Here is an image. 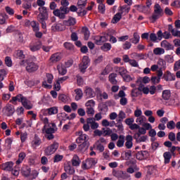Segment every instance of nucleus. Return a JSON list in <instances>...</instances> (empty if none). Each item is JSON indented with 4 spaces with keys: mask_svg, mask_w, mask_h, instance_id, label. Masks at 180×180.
Segmentation results:
<instances>
[{
    "mask_svg": "<svg viewBox=\"0 0 180 180\" xmlns=\"http://www.w3.org/2000/svg\"><path fill=\"white\" fill-rule=\"evenodd\" d=\"M108 108L106 104H103L100 107V111L101 112L102 115H106V112H108Z\"/></svg>",
    "mask_w": 180,
    "mask_h": 180,
    "instance_id": "obj_53",
    "label": "nucleus"
},
{
    "mask_svg": "<svg viewBox=\"0 0 180 180\" xmlns=\"http://www.w3.org/2000/svg\"><path fill=\"white\" fill-rule=\"evenodd\" d=\"M6 13L8 15H10V16H12L13 15L15 14V11L13 8H11L10 6H6L5 8Z\"/></svg>",
    "mask_w": 180,
    "mask_h": 180,
    "instance_id": "obj_59",
    "label": "nucleus"
},
{
    "mask_svg": "<svg viewBox=\"0 0 180 180\" xmlns=\"http://www.w3.org/2000/svg\"><path fill=\"white\" fill-rule=\"evenodd\" d=\"M156 92L157 86H155V85L150 86L149 88V94H150V95H154Z\"/></svg>",
    "mask_w": 180,
    "mask_h": 180,
    "instance_id": "obj_64",
    "label": "nucleus"
},
{
    "mask_svg": "<svg viewBox=\"0 0 180 180\" xmlns=\"http://www.w3.org/2000/svg\"><path fill=\"white\" fill-rule=\"evenodd\" d=\"M110 71H112V67H110V65H107L104 70L102 72L101 75H108V74H109V72H110Z\"/></svg>",
    "mask_w": 180,
    "mask_h": 180,
    "instance_id": "obj_58",
    "label": "nucleus"
},
{
    "mask_svg": "<svg viewBox=\"0 0 180 180\" xmlns=\"http://www.w3.org/2000/svg\"><path fill=\"white\" fill-rule=\"evenodd\" d=\"M86 162H87L89 167L92 168V167H95L98 164V159L94 158H87Z\"/></svg>",
    "mask_w": 180,
    "mask_h": 180,
    "instance_id": "obj_19",
    "label": "nucleus"
},
{
    "mask_svg": "<svg viewBox=\"0 0 180 180\" xmlns=\"http://www.w3.org/2000/svg\"><path fill=\"white\" fill-rule=\"evenodd\" d=\"M150 153L147 150H141L136 153V160H139V161H143V160H147Z\"/></svg>",
    "mask_w": 180,
    "mask_h": 180,
    "instance_id": "obj_8",
    "label": "nucleus"
},
{
    "mask_svg": "<svg viewBox=\"0 0 180 180\" xmlns=\"http://www.w3.org/2000/svg\"><path fill=\"white\" fill-rule=\"evenodd\" d=\"M89 63H91L89 57L86 56H83L82 63L79 64V70L82 74H85V72H86V68L89 67Z\"/></svg>",
    "mask_w": 180,
    "mask_h": 180,
    "instance_id": "obj_4",
    "label": "nucleus"
},
{
    "mask_svg": "<svg viewBox=\"0 0 180 180\" xmlns=\"http://www.w3.org/2000/svg\"><path fill=\"white\" fill-rule=\"evenodd\" d=\"M75 92L76 94L75 100L81 101V99H82V96H84V93L82 92V89H75Z\"/></svg>",
    "mask_w": 180,
    "mask_h": 180,
    "instance_id": "obj_30",
    "label": "nucleus"
},
{
    "mask_svg": "<svg viewBox=\"0 0 180 180\" xmlns=\"http://www.w3.org/2000/svg\"><path fill=\"white\" fill-rule=\"evenodd\" d=\"M157 36L160 40H161V39H162V37H163V39H165V40H168V39H169V37H171V32H168L167 31H165L164 33H162V31L161 30H160L157 32Z\"/></svg>",
    "mask_w": 180,
    "mask_h": 180,
    "instance_id": "obj_12",
    "label": "nucleus"
},
{
    "mask_svg": "<svg viewBox=\"0 0 180 180\" xmlns=\"http://www.w3.org/2000/svg\"><path fill=\"white\" fill-rule=\"evenodd\" d=\"M77 23V19L75 18L69 17L68 20L64 21V25L65 26H74Z\"/></svg>",
    "mask_w": 180,
    "mask_h": 180,
    "instance_id": "obj_23",
    "label": "nucleus"
},
{
    "mask_svg": "<svg viewBox=\"0 0 180 180\" xmlns=\"http://www.w3.org/2000/svg\"><path fill=\"white\" fill-rule=\"evenodd\" d=\"M51 63H53V64H55V63H58L61 60V54L59 53H56L51 55L50 58Z\"/></svg>",
    "mask_w": 180,
    "mask_h": 180,
    "instance_id": "obj_18",
    "label": "nucleus"
},
{
    "mask_svg": "<svg viewBox=\"0 0 180 180\" xmlns=\"http://www.w3.org/2000/svg\"><path fill=\"white\" fill-rule=\"evenodd\" d=\"M84 94L87 98H95L96 96V93L93 90L92 88L89 86H86L84 90Z\"/></svg>",
    "mask_w": 180,
    "mask_h": 180,
    "instance_id": "obj_11",
    "label": "nucleus"
},
{
    "mask_svg": "<svg viewBox=\"0 0 180 180\" xmlns=\"http://www.w3.org/2000/svg\"><path fill=\"white\" fill-rule=\"evenodd\" d=\"M167 127L169 130H174L175 129V122L174 120H171L167 124Z\"/></svg>",
    "mask_w": 180,
    "mask_h": 180,
    "instance_id": "obj_55",
    "label": "nucleus"
},
{
    "mask_svg": "<svg viewBox=\"0 0 180 180\" xmlns=\"http://www.w3.org/2000/svg\"><path fill=\"white\" fill-rule=\"evenodd\" d=\"M42 131L46 134L45 137L47 140H53L54 139V133H56V129L51 127H44Z\"/></svg>",
    "mask_w": 180,
    "mask_h": 180,
    "instance_id": "obj_5",
    "label": "nucleus"
},
{
    "mask_svg": "<svg viewBox=\"0 0 180 180\" xmlns=\"http://www.w3.org/2000/svg\"><path fill=\"white\" fill-rule=\"evenodd\" d=\"M86 1L88 0H78L77 6H79L80 9H84V8L86 6Z\"/></svg>",
    "mask_w": 180,
    "mask_h": 180,
    "instance_id": "obj_47",
    "label": "nucleus"
},
{
    "mask_svg": "<svg viewBox=\"0 0 180 180\" xmlns=\"http://www.w3.org/2000/svg\"><path fill=\"white\" fill-rule=\"evenodd\" d=\"M6 116H12L15 113V106L12 104H7L4 108Z\"/></svg>",
    "mask_w": 180,
    "mask_h": 180,
    "instance_id": "obj_10",
    "label": "nucleus"
},
{
    "mask_svg": "<svg viewBox=\"0 0 180 180\" xmlns=\"http://www.w3.org/2000/svg\"><path fill=\"white\" fill-rule=\"evenodd\" d=\"M87 123L91 125V129L92 130H96V129H98V127H99V124L95 122V118L94 117L87 118Z\"/></svg>",
    "mask_w": 180,
    "mask_h": 180,
    "instance_id": "obj_16",
    "label": "nucleus"
},
{
    "mask_svg": "<svg viewBox=\"0 0 180 180\" xmlns=\"http://www.w3.org/2000/svg\"><path fill=\"white\" fill-rule=\"evenodd\" d=\"M165 164H169V161H171V158H172V155L169 152H165L163 154Z\"/></svg>",
    "mask_w": 180,
    "mask_h": 180,
    "instance_id": "obj_36",
    "label": "nucleus"
},
{
    "mask_svg": "<svg viewBox=\"0 0 180 180\" xmlns=\"http://www.w3.org/2000/svg\"><path fill=\"white\" fill-rule=\"evenodd\" d=\"M161 47L162 49H165L167 51H169V50H174V46L172 44H171L167 40H163L160 43Z\"/></svg>",
    "mask_w": 180,
    "mask_h": 180,
    "instance_id": "obj_14",
    "label": "nucleus"
},
{
    "mask_svg": "<svg viewBox=\"0 0 180 180\" xmlns=\"http://www.w3.org/2000/svg\"><path fill=\"white\" fill-rule=\"evenodd\" d=\"M115 72H118L121 77H123L127 72V70L124 67H117L115 68Z\"/></svg>",
    "mask_w": 180,
    "mask_h": 180,
    "instance_id": "obj_34",
    "label": "nucleus"
},
{
    "mask_svg": "<svg viewBox=\"0 0 180 180\" xmlns=\"http://www.w3.org/2000/svg\"><path fill=\"white\" fill-rule=\"evenodd\" d=\"M140 95V91L138 90L137 88L133 89L131 92V96L132 98H137Z\"/></svg>",
    "mask_w": 180,
    "mask_h": 180,
    "instance_id": "obj_52",
    "label": "nucleus"
},
{
    "mask_svg": "<svg viewBox=\"0 0 180 180\" xmlns=\"http://www.w3.org/2000/svg\"><path fill=\"white\" fill-rule=\"evenodd\" d=\"M33 147H39L41 144V139L37 134L34 135V139L32 141Z\"/></svg>",
    "mask_w": 180,
    "mask_h": 180,
    "instance_id": "obj_22",
    "label": "nucleus"
},
{
    "mask_svg": "<svg viewBox=\"0 0 180 180\" xmlns=\"http://www.w3.org/2000/svg\"><path fill=\"white\" fill-rule=\"evenodd\" d=\"M86 113L87 115H95V110H94V108H92V106H86Z\"/></svg>",
    "mask_w": 180,
    "mask_h": 180,
    "instance_id": "obj_60",
    "label": "nucleus"
},
{
    "mask_svg": "<svg viewBox=\"0 0 180 180\" xmlns=\"http://www.w3.org/2000/svg\"><path fill=\"white\" fill-rule=\"evenodd\" d=\"M38 11H39V14L38 15V18L49 19V13H47V8L39 7L38 8Z\"/></svg>",
    "mask_w": 180,
    "mask_h": 180,
    "instance_id": "obj_9",
    "label": "nucleus"
},
{
    "mask_svg": "<svg viewBox=\"0 0 180 180\" xmlns=\"http://www.w3.org/2000/svg\"><path fill=\"white\" fill-rule=\"evenodd\" d=\"M123 174V171L122 170H112V175L115 176V178H118V179H121L122 175Z\"/></svg>",
    "mask_w": 180,
    "mask_h": 180,
    "instance_id": "obj_43",
    "label": "nucleus"
},
{
    "mask_svg": "<svg viewBox=\"0 0 180 180\" xmlns=\"http://www.w3.org/2000/svg\"><path fill=\"white\" fill-rule=\"evenodd\" d=\"M124 146V136L120 135L119 140L117 141V146L122 148Z\"/></svg>",
    "mask_w": 180,
    "mask_h": 180,
    "instance_id": "obj_41",
    "label": "nucleus"
},
{
    "mask_svg": "<svg viewBox=\"0 0 180 180\" xmlns=\"http://www.w3.org/2000/svg\"><path fill=\"white\" fill-rule=\"evenodd\" d=\"M63 158H64V156L61 155H56L53 158V162H60V161L63 160Z\"/></svg>",
    "mask_w": 180,
    "mask_h": 180,
    "instance_id": "obj_61",
    "label": "nucleus"
},
{
    "mask_svg": "<svg viewBox=\"0 0 180 180\" xmlns=\"http://www.w3.org/2000/svg\"><path fill=\"white\" fill-rule=\"evenodd\" d=\"M111 49L112 44H110V43H104L103 46H101L102 51H110Z\"/></svg>",
    "mask_w": 180,
    "mask_h": 180,
    "instance_id": "obj_38",
    "label": "nucleus"
},
{
    "mask_svg": "<svg viewBox=\"0 0 180 180\" xmlns=\"http://www.w3.org/2000/svg\"><path fill=\"white\" fill-rule=\"evenodd\" d=\"M108 36L110 37L109 41L110 43H112V44H115V43H117V39H116L115 37L112 35L110 32H108Z\"/></svg>",
    "mask_w": 180,
    "mask_h": 180,
    "instance_id": "obj_54",
    "label": "nucleus"
},
{
    "mask_svg": "<svg viewBox=\"0 0 180 180\" xmlns=\"http://www.w3.org/2000/svg\"><path fill=\"white\" fill-rule=\"evenodd\" d=\"M162 79H165V81H175L176 77L175 75L171 73L169 71H166L165 73L162 76Z\"/></svg>",
    "mask_w": 180,
    "mask_h": 180,
    "instance_id": "obj_13",
    "label": "nucleus"
},
{
    "mask_svg": "<svg viewBox=\"0 0 180 180\" xmlns=\"http://www.w3.org/2000/svg\"><path fill=\"white\" fill-rule=\"evenodd\" d=\"M25 158H26V153L24 152L20 153L18 155V159L16 160L15 164L17 165H19V164H22Z\"/></svg>",
    "mask_w": 180,
    "mask_h": 180,
    "instance_id": "obj_32",
    "label": "nucleus"
},
{
    "mask_svg": "<svg viewBox=\"0 0 180 180\" xmlns=\"http://www.w3.org/2000/svg\"><path fill=\"white\" fill-rule=\"evenodd\" d=\"M98 12H100V13H102L103 15V13H105V11H106L105 4H100L98 6Z\"/></svg>",
    "mask_w": 180,
    "mask_h": 180,
    "instance_id": "obj_56",
    "label": "nucleus"
},
{
    "mask_svg": "<svg viewBox=\"0 0 180 180\" xmlns=\"http://www.w3.org/2000/svg\"><path fill=\"white\" fill-rule=\"evenodd\" d=\"M125 140V147L128 150H130V148H133V136L131 135H127Z\"/></svg>",
    "mask_w": 180,
    "mask_h": 180,
    "instance_id": "obj_15",
    "label": "nucleus"
},
{
    "mask_svg": "<svg viewBox=\"0 0 180 180\" xmlns=\"http://www.w3.org/2000/svg\"><path fill=\"white\" fill-rule=\"evenodd\" d=\"M57 70L60 75H65L67 74V68L64 65L57 66Z\"/></svg>",
    "mask_w": 180,
    "mask_h": 180,
    "instance_id": "obj_40",
    "label": "nucleus"
},
{
    "mask_svg": "<svg viewBox=\"0 0 180 180\" xmlns=\"http://www.w3.org/2000/svg\"><path fill=\"white\" fill-rule=\"evenodd\" d=\"M120 11L121 12H122V13L124 12H125V13H129V12H130V6L128 5H124V6H121Z\"/></svg>",
    "mask_w": 180,
    "mask_h": 180,
    "instance_id": "obj_46",
    "label": "nucleus"
},
{
    "mask_svg": "<svg viewBox=\"0 0 180 180\" xmlns=\"http://www.w3.org/2000/svg\"><path fill=\"white\" fill-rule=\"evenodd\" d=\"M162 98L164 101H169V98H171V90H164L162 93Z\"/></svg>",
    "mask_w": 180,
    "mask_h": 180,
    "instance_id": "obj_24",
    "label": "nucleus"
},
{
    "mask_svg": "<svg viewBox=\"0 0 180 180\" xmlns=\"http://www.w3.org/2000/svg\"><path fill=\"white\" fill-rule=\"evenodd\" d=\"M29 49L30 51H32L33 53H34V51H39V50L41 49V42L38 41L34 44H30L29 46Z\"/></svg>",
    "mask_w": 180,
    "mask_h": 180,
    "instance_id": "obj_17",
    "label": "nucleus"
},
{
    "mask_svg": "<svg viewBox=\"0 0 180 180\" xmlns=\"http://www.w3.org/2000/svg\"><path fill=\"white\" fill-rule=\"evenodd\" d=\"M20 65H26L25 70L27 72H34L39 70V65L33 62L32 59L22 60L20 62Z\"/></svg>",
    "mask_w": 180,
    "mask_h": 180,
    "instance_id": "obj_2",
    "label": "nucleus"
},
{
    "mask_svg": "<svg viewBox=\"0 0 180 180\" xmlns=\"http://www.w3.org/2000/svg\"><path fill=\"white\" fill-rule=\"evenodd\" d=\"M63 46L66 50H70V51L74 50V45L70 42H65Z\"/></svg>",
    "mask_w": 180,
    "mask_h": 180,
    "instance_id": "obj_49",
    "label": "nucleus"
},
{
    "mask_svg": "<svg viewBox=\"0 0 180 180\" xmlns=\"http://www.w3.org/2000/svg\"><path fill=\"white\" fill-rule=\"evenodd\" d=\"M58 148V143L53 142V144L48 146L45 149L44 154H45V155H51V154H54L55 151H57Z\"/></svg>",
    "mask_w": 180,
    "mask_h": 180,
    "instance_id": "obj_6",
    "label": "nucleus"
},
{
    "mask_svg": "<svg viewBox=\"0 0 180 180\" xmlns=\"http://www.w3.org/2000/svg\"><path fill=\"white\" fill-rule=\"evenodd\" d=\"M153 53L155 56H161V54H164L165 53V50L162 48H155L153 50Z\"/></svg>",
    "mask_w": 180,
    "mask_h": 180,
    "instance_id": "obj_45",
    "label": "nucleus"
},
{
    "mask_svg": "<svg viewBox=\"0 0 180 180\" xmlns=\"http://www.w3.org/2000/svg\"><path fill=\"white\" fill-rule=\"evenodd\" d=\"M164 15V10L161 8L160 4H156L154 6V11L152 16L149 17V20L151 23H155V21L158 20L161 16Z\"/></svg>",
    "mask_w": 180,
    "mask_h": 180,
    "instance_id": "obj_3",
    "label": "nucleus"
},
{
    "mask_svg": "<svg viewBox=\"0 0 180 180\" xmlns=\"http://www.w3.org/2000/svg\"><path fill=\"white\" fill-rule=\"evenodd\" d=\"M5 63L7 67H12V59L9 56L5 58Z\"/></svg>",
    "mask_w": 180,
    "mask_h": 180,
    "instance_id": "obj_63",
    "label": "nucleus"
},
{
    "mask_svg": "<svg viewBox=\"0 0 180 180\" xmlns=\"http://www.w3.org/2000/svg\"><path fill=\"white\" fill-rule=\"evenodd\" d=\"M49 116H51L53 115H57L58 113V108L57 107H51L48 108Z\"/></svg>",
    "mask_w": 180,
    "mask_h": 180,
    "instance_id": "obj_44",
    "label": "nucleus"
},
{
    "mask_svg": "<svg viewBox=\"0 0 180 180\" xmlns=\"http://www.w3.org/2000/svg\"><path fill=\"white\" fill-rule=\"evenodd\" d=\"M102 131L103 133V136L105 137V136H110V134L112 133V129L110 128H102Z\"/></svg>",
    "mask_w": 180,
    "mask_h": 180,
    "instance_id": "obj_51",
    "label": "nucleus"
},
{
    "mask_svg": "<svg viewBox=\"0 0 180 180\" xmlns=\"http://www.w3.org/2000/svg\"><path fill=\"white\" fill-rule=\"evenodd\" d=\"M4 75H6V71L2 69L0 70V89L4 88V83H2V81H4Z\"/></svg>",
    "mask_w": 180,
    "mask_h": 180,
    "instance_id": "obj_39",
    "label": "nucleus"
},
{
    "mask_svg": "<svg viewBox=\"0 0 180 180\" xmlns=\"http://www.w3.org/2000/svg\"><path fill=\"white\" fill-rule=\"evenodd\" d=\"M47 19L48 18H38V21L41 23L42 29H47V25L46 24Z\"/></svg>",
    "mask_w": 180,
    "mask_h": 180,
    "instance_id": "obj_50",
    "label": "nucleus"
},
{
    "mask_svg": "<svg viewBox=\"0 0 180 180\" xmlns=\"http://www.w3.org/2000/svg\"><path fill=\"white\" fill-rule=\"evenodd\" d=\"M59 101L61 102H63L64 103H66V102H68V97L65 94H60L58 96Z\"/></svg>",
    "mask_w": 180,
    "mask_h": 180,
    "instance_id": "obj_57",
    "label": "nucleus"
},
{
    "mask_svg": "<svg viewBox=\"0 0 180 180\" xmlns=\"http://www.w3.org/2000/svg\"><path fill=\"white\" fill-rule=\"evenodd\" d=\"M133 44H138L140 41V35L137 32L134 33V37L129 39Z\"/></svg>",
    "mask_w": 180,
    "mask_h": 180,
    "instance_id": "obj_31",
    "label": "nucleus"
},
{
    "mask_svg": "<svg viewBox=\"0 0 180 180\" xmlns=\"http://www.w3.org/2000/svg\"><path fill=\"white\" fill-rule=\"evenodd\" d=\"M117 77V74L111 73L108 76V80L112 84V85H116L117 84V80L116 78Z\"/></svg>",
    "mask_w": 180,
    "mask_h": 180,
    "instance_id": "obj_21",
    "label": "nucleus"
},
{
    "mask_svg": "<svg viewBox=\"0 0 180 180\" xmlns=\"http://www.w3.org/2000/svg\"><path fill=\"white\" fill-rule=\"evenodd\" d=\"M122 15H123V12L117 13L112 18L111 20V23L116 24L118 22H120V19H122Z\"/></svg>",
    "mask_w": 180,
    "mask_h": 180,
    "instance_id": "obj_26",
    "label": "nucleus"
},
{
    "mask_svg": "<svg viewBox=\"0 0 180 180\" xmlns=\"http://www.w3.org/2000/svg\"><path fill=\"white\" fill-rule=\"evenodd\" d=\"M79 164H81V160H79V157L78 155H75L72 159V165L73 167H79Z\"/></svg>",
    "mask_w": 180,
    "mask_h": 180,
    "instance_id": "obj_29",
    "label": "nucleus"
},
{
    "mask_svg": "<svg viewBox=\"0 0 180 180\" xmlns=\"http://www.w3.org/2000/svg\"><path fill=\"white\" fill-rule=\"evenodd\" d=\"M9 19V15L6 13L0 14V25H5L6 20Z\"/></svg>",
    "mask_w": 180,
    "mask_h": 180,
    "instance_id": "obj_37",
    "label": "nucleus"
},
{
    "mask_svg": "<svg viewBox=\"0 0 180 180\" xmlns=\"http://www.w3.org/2000/svg\"><path fill=\"white\" fill-rule=\"evenodd\" d=\"M2 167L4 171H12V169H13V162H7L2 165Z\"/></svg>",
    "mask_w": 180,
    "mask_h": 180,
    "instance_id": "obj_25",
    "label": "nucleus"
},
{
    "mask_svg": "<svg viewBox=\"0 0 180 180\" xmlns=\"http://www.w3.org/2000/svg\"><path fill=\"white\" fill-rule=\"evenodd\" d=\"M31 27L32 28L33 32H39L40 24L36 20H32L31 22Z\"/></svg>",
    "mask_w": 180,
    "mask_h": 180,
    "instance_id": "obj_28",
    "label": "nucleus"
},
{
    "mask_svg": "<svg viewBox=\"0 0 180 180\" xmlns=\"http://www.w3.org/2000/svg\"><path fill=\"white\" fill-rule=\"evenodd\" d=\"M131 150H127L124 151V160L125 161H129L131 158Z\"/></svg>",
    "mask_w": 180,
    "mask_h": 180,
    "instance_id": "obj_48",
    "label": "nucleus"
},
{
    "mask_svg": "<svg viewBox=\"0 0 180 180\" xmlns=\"http://www.w3.org/2000/svg\"><path fill=\"white\" fill-rule=\"evenodd\" d=\"M21 102L22 106L27 109V110H30V109H33V104H32V103H30V101H29L27 100V98L25 96H23V95L22 94H18L15 96L12 97V99L10 101V102Z\"/></svg>",
    "mask_w": 180,
    "mask_h": 180,
    "instance_id": "obj_1",
    "label": "nucleus"
},
{
    "mask_svg": "<svg viewBox=\"0 0 180 180\" xmlns=\"http://www.w3.org/2000/svg\"><path fill=\"white\" fill-rule=\"evenodd\" d=\"M82 33L84 34V40H89V37L91 36V32H89V29L86 27H83L82 28Z\"/></svg>",
    "mask_w": 180,
    "mask_h": 180,
    "instance_id": "obj_20",
    "label": "nucleus"
},
{
    "mask_svg": "<svg viewBox=\"0 0 180 180\" xmlns=\"http://www.w3.org/2000/svg\"><path fill=\"white\" fill-rule=\"evenodd\" d=\"M89 139V138L86 134L80 136L76 139V143H77V144H81V143H84V141H88Z\"/></svg>",
    "mask_w": 180,
    "mask_h": 180,
    "instance_id": "obj_35",
    "label": "nucleus"
},
{
    "mask_svg": "<svg viewBox=\"0 0 180 180\" xmlns=\"http://www.w3.org/2000/svg\"><path fill=\"white\" fill-rule=\"evenodd\" d=\"M106 41H109V35H108V33L104 36H96L94 38V43L97 46H101L102 43H106Z\"/></svg>",
    "mask_w": 180,
    "mask_h": 180,
    "instance_id": "obj_7",
    "label": "nucleus"
},
{
    "mask_svg": "<svg viewBox=\"0 0 180 180\" xmlns=\"http://www.w3.org/2000/svg\"><path fill=\"white\" fill-rule=\"evenodd\" d=\"M64 169L65 171V173L68 174L69 175H74V174L75 173V169L70 165L65 166Z\"/></svg>",
    "mask_w": 180,
    "mask_h": 180,
    "instance_id": "obj_27",
    "label": "nucleus"
},
{
    "mask_svg": "<svg viewBox=\"0 0 180 180\" xmlns=\"http://www.w3.org/2000/svg\"><path fill=\"white\" fill-rule=\"evenodd\" d=\"M14 57L15 58H19V60H24L25 58V56L23 53V51L22 50H18L14 53Z\"/></svg>",
    "mask_w": 180,
    "mask_h": 180,
    "instance_id": "obj_33",
    "label": "nucleus"
},
{
    "mask_svg": "<svg viewBox=\"0 0 180 180\" xmlns=\"http://www.w3.org/2000/svg\"><path fill=\"white\" fill-rule=\"evenodd\" d=\"M131 48V43L130 41H127L122 45V49H124V50H129V49Z\"/></svg>",
    "mask_w": 180,
    "mask_h": 180,
    "instance_id": "obj_62",
    "label": "nucleus"
},
{
    "mask_svg": "<svg viewBox=\"0 0 180 180\" xmlns=\"http://www.w3.org/2000/svg\"><path fill=\"white\" fill-rule=\"evenodd\" d=\"M89 147V142L84 141L82 142L80 145H79V150L82 151V150H87V148Z\"/></svg>",
    "mask_w": 180,
    "mask_h": 180,
    "instance_id": "obj_42",
    "label": "nucleus"
}]
</instances>
